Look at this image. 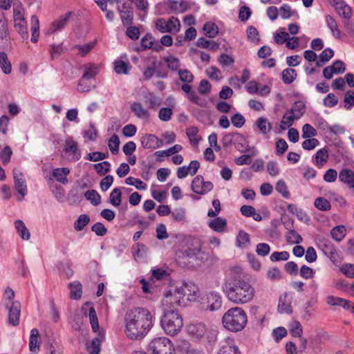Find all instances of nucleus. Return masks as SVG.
<instances>
[{
    "mask_svg": "<svg viewBox=\"0 0 354 354\" xmlns=\"http://www.w3.org/2000/svg\"><path fill=\"white\" fill-rule=\"evenodd\" d=\"M222 289L227 298L236 304L248 303L254 295V288L232 270L225 277Z\"/></svg>",
    "mask_w": 354,
    "mask_h": 354,
    "instance_id": "f257e3e1",
    "label": "nucleus"
},
{
    "mask_svg": "<svg viewBox=\"0 0 354 354\" xmlns=\"http://www.w3.org/2000/svg\"><path fill=\"white\" fill-rule=\"evenodd\" d=\"M125 333L131 339H141L153 326V316L145 308L137 307L130 310L125 317Z\"/></svg>",
    "mask_w": 354,
    "mask_h": 354,
    "instance_id": "f03ea898",
    "label": "nucleus"
},
{
    "mask_svg": "<svg viewBox=\"0 0 354 354\" xmlns=\"http://www.w3.org/2000/svg\"><path fill=\"white\" fill-rule=\"evenodd\" d=\"M248 317L245 312L240 307H233L227 310L222 317L225 328L232 332L241 331L246 326Z\"/></svg>",
    "mask_w": 354,
    "mask_h": 354,
    "instance_id": "7ed1b4c3",
    "label": "nucleus"
},
{
    "mask_svg": "<svg viewBox=\"0 0 354 354\" xmlns=\"http://www.w3.org/2000/svg\"><path fill=\"white\" fill-rule=\"evenodd\" d=\"M160 324L165 333L175 335L183 327V318L176 310H167L160 320Z\"/></svg>",
    "mask_w": 354,
    "mask_h": 354,
    "instance_id": "20e7f679",
    "label": "nucleus"
},
{
    "mask_svg": "<svg viewBox=\"0 0 354 354\" xmlns=\"http://www.w3.org/2000/svg\"><path fill=\"white\" fill-rule=\"evenodd\" d=\"M88 317L93 331L94 333L98 332V333L97 336L93 338L90 344L87 346V351L90 354H99L100 352V344L104 339V334L103 330H99L98 319L93 307L89 308Z\"/></svg>",
    "mask_w": 354,
    "mask_h": 354,
    "instance_id": "39448f33",
    "label": "nucleus"
},
{
    "mask_svg": "<svg viewBox=\"0 0 354 354\" xmlns=\"http://www.w3.org/2000/svg\"><path fill=\"white\" fill-rule=\"evenodd\" d=\"M198 291V288L192 282L184 283L180 287L176 288L175 294H167L166 302H169L171 304H175L177 306H180L182 301L180 298L185 296H195ZM184 301H183V303Z\"/></svg>",
    "mask_w": 354,
    "mask_h": 354,
    "instance_id": "423d86ee",
    "label": "nucleus"
},
{
    "mask_svg": "<svg viewBox=\"0 0 354 354\" xmlns=\"http://www.w3.org/2000/svg\"><path fill=\"white\" fill-rule=\"evenodd\" d=\"M148 351L153 354H174L175 348L172 342L164 337L153 339L148 346Z\"/></svg>",
    "mask_w": 354,
    "mask_h": 354,
    "instance_id": "0eeeda50",
    "label": "nucleus"
},
{
    "mask_svg": "<svg viewBox=\"0 0 354 354\" xmlns=\"http://www.w3.org/2000/svg\"><path fill=\"white\" fill-rule=\"evenodd\" d=\"M222 297L218 292H209L201 298V308L206 311L218 310L222 306Z\"/></svg>",
    "mask_w": 354,
    "mask_h": 354,
    "instance_id": "6e6552de",
    "label": "nucleus"
},
{
    "mask_svg": "<svg viewBox=\"0 0 354 354\" xmlns=\"http://www.w3.org/2000/svg\"><path fill=\"white\" fill-rule=\"evenodd\" d=\"M196 247L187 248L178 251L176 253L177 261L179 264L184 266H188L191 261L190 259H194L198 254L200 253L201 248L198 242H196Z\"/></svg>",
    "mask_w": 354,
    "mask_h": 354,
    "instance_id": "1a4fd4ad",
    "label": "nucleus"
},
{
    "mask_svg": "<svg viewBox=\"0 0 354 354\" xmlns=\"http://www.w3.org/2000/svg\"><path fill=\"white\" fill-rule=\"evenodd\" d=\"M213 183L205 181L202 176H196L192 181L191 189L196 194L205 195L213 189Z\"/></svg>",
    "mask_w": 354,
    "mask_h": 354,
    "instance_id": "9d476101",
    "label": "nucleus"
},
{
    "mask_svg": "<svg viewBox=\"0 0 354 354\" xmlns=\"http://www.w3.org/2000/svg\"><path fill=\"white\" fill-rule=\"evenodd\" d=\"M64 151L70 162H76L81 158V151L76 141L71 138H67L64 144Z\"/></svg>",
    "mask_w": 354,
    "mask_h": 354,
    "instance_id": "9b49d317",
    "label": "nucleus"
},
{
    "mask_svg": "<svg viewBox=\"0 0 354 354\" xmlns=\"http://www.w3.org/2000/svg\"><path fill=\"white\" fill-rule=\"evenodd\" d=\"M10 37L8 21L4 13H0V48L5 49L10 46Z\"/></svg>",
    "mask_w": 354,
    "mask_h": 354,
    "instance_id": "f8f14e48",
    "label": "nucleus"
},
{
    "mask_svg": "<svg viewBox=\"0 0 354 354\" xmlns=\"http://www.w3.org/2000/svg\"><path fill=\"white\" fill-rule=\"evenodd\" d=\"M118 10L124 26L131 25L133 19V8L129 3H123L118 6Z\"/></svg>",
    "mask_w": 354,
    "mask_h": 354,
    "instance_id": "ddd939ff",
    "label": "nucleus"
},
{
    "mask_svg": "<svg viewBox=\"0 0 354 354\" xmlns=\"http://www.w3.org/2000/svg\"><path fill=\"white\" fill-rule=\"evenodd\" d=\"M13 176L15 189L21 195L19 200L21 201L27 194L26 182L24 179L23 174L21 172H18V170L16 169L13 170Z\"/></svg>",
    "mask_w": 354,
    "mask_h": 354,
    "instance_id": "4468645a",
    "label": "nucleus"
},
{
    "mask_svg": "<svg viewBox=\"0 0 354 354\" xmlns=\"http://www.w3.org/2000/svg\"><path fill=\"white\" fill-rule=\"evenodd\" d=\"M73 14V12H68L64 15H62L58 19L52 22L49 28L48 32L54 33L64 28L66 25L69 22L70 18Z\"/></svg>",
    "mask_w": 354,
    "mask_h": 354,
    "instance_id": "2eb2a0df",
    "label": "nucleus"
},
{
    "mask_svg": "<svg viewBox=\"0 0 354 354\" xmlns=\"http://www.w3.org/2000/svg\"><path fill=\"white\" fill-rule=\"evenodd\" d=\"M21 305L17 301H13L9 309L8 322L12 326H17L19 323Z\"/></svg>",
    "mask_w": 354,
    "mask_h": 354,
    "instance_id": "dca6fc26",
    "label": "nucleus"
},
{
    "mask_svg": "<svg viewBox=\"0 0 354 354\" xmlns=\"http://www.w3.org/2000/svg\"><path fill=\"white\" fill-rule=\"evenodd\" d=\"M238 347L234 344L233 339L227 337L221 343L217 354H237Z\"/></svg>",
    "mask_w": 354,
    "mask_h": 354,
    "instance_id": "f3484780",
    "label": "nucleus"
},
{
    "mask_svg": "<svg viewBox=\"0 0 354 354\" xmlns=\"http://www.w3.org/2000/svg\"><path fill=\"white\" fill-rule=\"evenodd\" d=\"M339 179L348 187L354 188V171L349 169H343L339 174Z\"/></svg>",
    "mask_w": 354,
    "mask_h": 354,
    "instance_id": "a211bd4d",
    "label": "nucleus"
},
{
    "mask_svg": "<svg viewBox=\"0 0 354 354\" xmlns=\"http://www.w3.org/2000/svg\"><path fill=\"white\" fill-rule=\"evenodd\" d=\"M322 251L333 263L337 261L338 254L334 245L326 241L322 245Z\"/></svg>",
    "mask_w": 354,
    "mask_h": 354,
    "instance_id": "6ab92c4d",
    "label": "nucleus"
},
{
    "mask_svg": "<svg viewBox=\"0 0 354 354\" xmlns=\"http://www.w3.org/2000/svg\"><path fill=\"white\" fill-rule=\"evenodd\" d=\"M132 112L139 118L148 119L150 113L147 109H145L140 102H134L131 104Z\"/></svg>",
    "mask_w": 354,
    "mask_h": 354,
    "instance_id": "aec40b11",
    "label": "nucleus"
},
{
    "mask_svg": "<svg viewBox=\"0 0 354 354\" xmlns=\"http://www.w3.org/2000/svg\"><path fill=\"white\" fill-rule=\"evenodd\" d=\"M70 174V169L67 167L56 168L52 171V176L59 183L65 185L68 181L67 176Z\"/></svg>",
    "mask_w": 354,
    "mask_h": 354,
    "instance_id": "412c9836",
    "label": "nucleus"
},
{
    "mask_svg": "<svg viewBox=\"0 0 354 354\" xmlns=\"http://www.w3.org/2000/svg\"><path fill=\"white\" fill-rule=\"evenodd\" d=\"M39 330L37 328L32 329L29 339V349L33 353H37L39 350Z\"/></svg>",
    "mask_w": 354,
    "mask_h": 354,
    "instance_id": "4be33fe9",
    "label": "nucleus"
},
{
    "mask_svg": "<svg viewBox=\"0 0 354 354\" xmlns=\"http://www.w3.org/2000/svg\"><path fill=\"white\" fill-rule=\"evenodd\" d=\"M233 142V145H234L239 151L245 152L249 150V146L242 134L235 133Z\"/></svg>",
    "mask_w": 354,
    "mask_h": 354,
    "instance_id": "5701e85b",
    "label": "nucleus"
},
{
    "mask_svg": "<svg viewBox=\"0 0 354 354\" xmlns=\"http://www.w3.org/2000/svg\"><path fill=\"white\" fill-rule=\"evenodd\" d=\"M209 227L215 232H223L227 227L226 219L216 217L209 223Z\"/></svg>",
    "mask_w": 354,
    "mask_h": 354,
    "instance_id": "b1692460",
    "label": "nucleus"
},
{
    "mask_svg": "<svg viewBox=\"0 0 354 354\" xmlns=\"http://www.w3.org/2000/svg\"><path fill=\"white\" fill-rule=\"evenodd\" d=\"M15 227L18 234L24 240H28L30 237L29 230L26 227L24 223L21 220H17L14 223Z\"/></svg>",
    "mask_w": 354,
    "mask_h": 354,
    "instance_id": "393cba45",
    "label": "nucleus"
},
{
    "mask_svg": "<svg viewBox=\"0 0 354 354\" xmlns=\"http://www.w3.org/2000/svg\"><path fill=\"white\" fill-rule=\"evenodd\" d=\"M291 301L288 298L287 293H285L283 296H281L279 301L278 310L282 313L290 314L292 313V308L290 306Z\"/></svg>",
    "mask_w": 354,
    "mask_h": 354,
    "instance_id": "a878e982",
    "label": "nucleus"
},
{
    "mask_svg": "<svg viewBox=\"0 0 354 354\" xmlns=\"http://www.w3.org/2000/svg\"><path fill=\"white\" fill-rule=\"evenodd\" d=\"M71 297L73 299H79L82 297V284L79 281H73L69 283Z\"/></svg>",
    "mask_w": 354,
    "mask_h": 354,
    "instance_id": "bb28decb",
    "label": "nucleus"
},
{
    "mask_svg": "<svg viewBox=\"0 0 354 354\" xmlns=\"http://www.w3.org/2000/svg\"><path fill=\"white\" fill-rule=\"evenodd\" d=\"M99 73L98 67L94 64L89 63L85 66L84 73L81 78L90 80L94 78Z\"/></svg>",
    "mask_w": 354,
    "mask_h": 354,
    "instance_id": "cd10ccee",
    "label": "nucleus"
},
{
    "mask_svg": "<svg viewBox=\"0 0 354 354\" xmlns=\"http://www.w3.org/2000/svg\"><path fill=\"white\" fill-rule=\"evenodd\" d=\"M315 165L317 166H323L326 164L328 159V152L326 148L319 149L315 155Z\"/></svg>",
    "mask_w": 354,
    "mask_h": 354,
    "instance_id": "c85d7f7f",
    "label": "nucleus"
},
{
    "mask_svg": "<svg viewBox=\"0 0 354 354\" xmlns=\"http://www.w3.org/2000/svg\"><path fill=\"white\" fill-rule=\"evenodd\" d=\"M189 331L191 333L194 334L196 337L200 338L205 335L207 332V328L204 324L197 323L189 326Z\"/></svg>",
    "mask_w": 354,
    "mask_h": 354,
    "instance_id": "c756f323",
    "label": "nucleus"
},
{
    "mask_svg": "<svg viewBox=\"0 0 354 354\" xmlns=\"http://www.w3.org/2000/svg\"><path fill=\"white\" fill-rule=\"evenodd\" d=\"M31 30H32V37L31 41L32 43H36L38 40L39 37V21L38 17L36 15H32L31 17Z\"/></svg>",
    "mask_w": 354,
    "mask_h": 354,
    "instance_id": "7c9ffc66",
    "label": "nucleus"
},
{
    "mask_svg": "<svg viewBox=\"0 0 354 354\" xmlns=\"http://www.w3.org/2000/svg\"><path fill=\"white\" fill-rule=\"evenodd\" d=\"M203 30L205 36L209 38L215 37L218 33L217 26L212 22L205 23L203 26Z\"/></svg>",
    "mask_w": 354,
    "mask_h": 354,
    "instance_id": "2f4dec72",
    "label": "nucleus"
},
{
    "mask_svg": "<svg viewBox=\"0 0 354 354\" xmlns=\"http://www.w3.org/2000/svg\"><path fill=\"white\" fill-rule=\"evenodd\" d=\"M0 67L5 74H10L12 71L11 64L4 52H0Z\"/></svg>",
    "mask_w": 354,
    "mask_h": 354,
    "instance_id": "473e14b6",
    "label": "nucleus"
},
{
    "mask_svg": "<svg viewBox=\"0 0 354 354\" xmlns=\"http://www.w3.org/2000/svg\"><path fill=\"white\" fill-rule=\"evenodd\" d=\"M305 105L301 101H297L294 103L292 109L290 111L291 115L294 116L296 120L299 119L304 114L302 111Z\"/></svg>",
    "mask_w": 354,
    "mask_h": 354,
    "instance_id": "72a5a7b5",
    "label": "nucleus"
},
{
    "mask_svg": "<svg viewBox=\"0 0 354 354\" xmlns=\"http://www.w3.org/2000/svg\"><path fill=\"white\" fill-rule=\"evenodd\" d=\"M147 252L148 248L142 243H136L131 248V252L135 259L147 254Z\"/></svg>",
    "mask_w": 354,
    "mask_h": 354,
    "instance_id": "f704fd0d",
    "label": "nucleus"
},
{
    "mask_svg": "<svg viewBox=\"0 0 354 354\" xmlns=\"http://www.w3.org/2000/svg\"><path fill=\"white\" fill-rule=\"evenodd\" d=\"M250 235L245 231L240 230L236 236V245L239 248H245L250 244Z\"/></svg>",
    "mask_w": 354,
    "mask_h": 354,
    "instance_id": "c9c22d12",
    "label": "nucleus"
},
{
    "mask_svg": "<svg viewBox=\"0 0 354 354\" xmlns=\"http://www.w3.org/2000/svg\"><path fill=\"white\" fill-rule=\"evenodd\" d=\"M131 66L128 62L121 60L114 62V70L118 74H127Z\"/></svg>",
    "mask_w": 354,
    "mask_h": 354,
    "instance_id": "e433bc0d",
    "label": "nucleus"
},
{
    "mask_svg": "<svg viewBox=\"0 0 354 354\" xmlns=\"http://www.w3.org/2000/svg\"><path fill=\"white\" fill-rule=\"evenodd\" d=\"M256 124L263 134H266L272 129L271 124L266 118L261 117L258 118L256 122Z\"/></svg>",
    "mask_w": 354,
    "mask_h": 354,
    "instance_id": "4c0bfd02",
    "label": "nucleus"
},
{
    "mask_svg": "<svg viewBox=\"0 0 354 354\" xmlns=\"http://www.w3.org/2000/svg\"><path fill=\"white\" fill-rule=\"evenodd\" d=\"M297 73L295 69L286 68L282 71V80L286 84H290L295 80Z\"/></svg>",
    "mask_w": 354,
    "mask_h": 354,
    "instance_id": "58836bf2",
    "label": "nucleus"
},
{
    "mask_svg": "<svg viewBox=\"0 0 354 354\" xmlns=\"http://www.w3.org/2000/svg\"><path fill=\"white\" fill-rule=\"evenodd\" d=\"M84 196L86 200L90 201L91 204L95 206L98 205L101 203L100 195L94 189L86 191L84 194Z\"/></svg>",
    "mask_w": 354,
    "mask_h": 354,
    "instance_id": "ea45409f",
    "label": "nucleus"
},
{
    "mask_svg": "<svg viewBox=\"0 0 354 354\" xmlns=\"http://www.w3.org/2000/svg\"><path fill=\"white\" fill-rule=\"evenodd\" d=\"M110 203L115 207H118L122 201V193L120 188H115L110 194Z\"/></svg>",
    "mask_w": 354,
    "mask_h": 354,
    "instance_id": "a19ab883",
    "label": "nucleus"
},
{
    "mask_svg": "<svg viewBox=\"0 0 354 354\" xmlns=\"http://www.w3.org/2000/svg\"><path fill=\"white\" fill-rule=\"evenodd\" d=\"M14 27L23 39H27L28 38V32L26 20L15 22Z\"/></svg>",
    "mask_w": 354,
    "mask_h": 354,
    "instance_id": "79ce46f5",
    "label": "nucleus"
},
{
    "mask_svg": "<svg viewBox=\"0 0 354 354\" xmlns=\"http://www.w3.org/2000/svg\"><path fill=\"white\" fill-rule=\"evenodd\" d=\"M314 205L316 208L321 211H328L331 209L330 202L323 197H318L315 200Z\"/></svg>",
    "mask_w": 354,
    "mask_h": 354,
    "instance_id": "37998d69",
    "label": "nucleus"
},
{
    "mask_svg": "<svg viewBox=\"0 0 354 354\" xmlns=\"http://www.w3.org/2000/svg\"><path fill=\"white\" fill-rule=\"evenodd\" d=\"M90 221V217L87 214H81L74 223V228L77 231L82 230Z\"/></svg>",
    "mask_w": 354,
    "mask_h": 354,
    "instance_id": "c03bdc74",
    "label": "nucleus"
},
{
    "mask_svg": "<svg viewBox=\"0 0 354 354\" xmlns=\"http://www.w3.org/2000/svg\"><path fill=\"white\" fill-rule=\"evenodd\" d=\"M330 233L335 240L340 241L345 236L346 228L343 225L335 226L331 230Z\"/></svg>",
    "mask_w": 354,
    "mask_h": 354,
    "instance_id": "a18cd8bd",
    "label": "nucleus"
},
{
    "mask_svg": "<svg viewBox=\"0 0 354 354\" xmlns=\"http://www.w3.org/2000/svg\"><path fill=\"white\" fill-rule=\"evenodd\" d=\"M196 46L202 48H207L210 50H215L218 48V45L214 41L207 40L204 37H200L196 41Z\"/></svg>",
    "mask_w": 354,
    "mask_h": 354,
    "instance_id": "49530a36",
    "label": "nucleus"
},
{
    "mask_svg": "<svg viewBox=\"0 0 354 354\" xmlns=\"http://www.w3.org/2000/svg\"><path fill=\"white\" fill-rule=\"evenodd\" d=\"M290 332L293 337H301L303 334V329L299 322L295 320L290 324Z\"/></svg>",
    "mask_w": 354,
    "mask_h": 354,
    "instance_id": "de8ad7c7",
    "label": "nucleus"
},
{
    "mask_svg": "<svg viewBox=\"0 0 354 354\" xmlns=\"http://www.w3.org/2000/svg\"><path fill=\"white\" fill-rule=\"evenodd\" d=\"M287 242L291 244H299L302 242V237L295 230H292L286 234Z\"/></svg>",
    "mask_w": 354,
    "mask_h": 354,
    "instance_id": "09e8293b",
    "label": "nucleus"
},
{
    "mask_svg": "<svg viewBox=\"0 0 354 354\" xmlns=\"http://www.w3.org/2000/svg\"><path fill=\"white\" fill-rule=\"evenodd\" d=\"M94 169L100 176H102L110 171L111 164L108 161H104L95 164Z\"/></svg>",
    "mask_w": 354,
    "mask_h": 354,
    "instance_id": "8fccbe9b",
    "label": "nucleus"
},
{
    "mask_svg": "<svg viewBox=\"0 0 354 354\" xmlns=\"http://www.w3.org/2000/svg\"><path fill=\"white\" fill-rule=\"evenodd\" d=\"M180 21L178 18L171 17L167 21V32L176 33L180 30Z\"/></svg>",
    "mask_w": 354,
    "mask_h": 354,
    "instance_id": "3c124183",
    "label": "nucleus"
},
{
    "mask_svg": "<svg viewBox=\"0 0 354 354\" xmlns=\"http://www.w3.org/2000/svg\"><path fill=\"white\" fill-rule=\"evenodd\" d=\"M120 140L116 134H113L109 139L108 146L113 154H117L119 151Z\"/></svg>",
    "mask_w": 354,
    "mask_h": 354,
    "instance_id": "603ef678",
    "label": "nucleus"
},
{
    "mask_svg": "<svg viewBox=\"0 0 354 354\" xmlns=\"http://www.w3.org/2000/svg\"><path fill=\"white\" fill-rule=\"evenodd\" d=\"M96 42L91 41L88 44L84 45H76L74 48H76L79 50V53L82 56H85L88 54L95 46Z\"/></svg>",
    "mask_w": 354,
    "mask_h": 354,
    "instance_id": "864d4df0",
    "label": "nucleus"
},
{
    "mask_svg": "<svg viewBox=\"0 0 354 354\" xmlns=\"http://www.w3.org/2000/svg\"><path fill=\"white\" fill-rule=\"evenodd\" d=\"M176 348L178 351H180L183 354L187 353L188 351H191L190 344L185 339H179L176 342Z\"/></svg>",
    "mask_w": 354,
    "mask_h": 354,
    "instance_id": "5fc2aeb1",
    "label": "nucleus"
},
{
    "mask_svg": "<svg viewBox=\"0 0 354 354\" xmlns=\"http://www.w3.org/2000/svg\"><path fill=\"white\" fill-rule=\"evenodd\" d=\"M316 129L309 124H305L302 128V138H313L317 135Z\"/></svg>",
    "mask_w": 354,
    "mask_h": 354,
    "instance_id": "6e6d98bb",
    "label": "nucleus"
},
{
    "mask_svg": "<svg viewBox=\"0 0 354 354\" xmlns=\"http://www.w3.org/2000/svg\"><path fill=\"white\" fill-rule=\"evenodd\" d=\"M49 53L52 59H57L64 53L62 44H50Z\"/></svg>",
    "mask_w": 354,
    "mask_h": 354,
    "instance_id": "4d7b16f0",
    "label": "nucleus"
},
{
    "mask_svg": "<svg viewBox=\"0 0 354 354\" xmlns=\"http://www.w3.org/2000/svg\"><path fill=\"white\" fill-rule=\"evenodd\" d=\"M154 39L151 35L147 34L141 39V48L142 50L150 49L153 45Z\"/></svg>",
    "mask_w": 354,
    "mask_h": 354,
    "instance_id": "13d9d810",
    "label": "nucleus"
},
{
    "mask_svg": "<svg viewBox=\"0 0 354 354\" xmlns=\"http://www.w3.org/2000/svg\"><path fill=\"white\" fill-rule=\"evenodd\" d=\"M290 254L287 251L274 252L270 257L272 261H286L289 259Z\"/></svg>",
    "mask_w": 354,
    "mask_h": 354,
    "instance_id": "bf43d9fd",
    "label": "nucleus"
},
{
    "mask_svg": "<svg viewBox=\"0 0 354 354\" xmlns=\"http://www.w3.org/2000/svg\"><path fill=\"white\" fill-rule=\"evenodd\" d=\"M12 151L8 146L5 147L0 150V158L2 160L3 164H7L10 161Z\"/></svg>",
    "mask_w": 354,
    "mask_h": 354,
    "instance_id": "052dcab7",
    "label": "nucleus"
},
{
    "mask_svg": "<svg viewBox=\"0 0 354 354\" xmlns=\"http://www.w3.org/2000/svg\"><path fill=\"white\" fill-rule=\"evenodd\" d=\"M157 140V137L153 135H146L142 137L141 143L145 148H151Z\"/></svg>",
    "mask_w": 354,
    "mask_h": 354,
    "instance_id": "680f3d73",
    "label": "nucleus"
},
{
    "mask_svg": "<svg viewBox=\"0 0 354 354\" xmlns=\"http://www.w3.org/2000/svg\"><path fill=\"white\" fill-rule=\"evenodd\" d=\"M247 35L248 39L252 42L258 43L260 40L259 32L254 26H250L248 28Z\"/></svg>",
    "mask_w": 354,
    "mask_h": 354,
    "instance_id": "e2e57ef3",
    "label": "nucleus"
},
{
    "mask_svg": "<svg viewBox=\"0 0 354 354\" xmlns=\"http://www.w3.org/2000/svg\"><path fill=\"white\" fill-rule=\"evenodd\" d=\"M180 80L185 83H191L194 80L192 73L187 69H180L178 71Z\"/></svg>",
    "mask_w": 354,
    "mask_h": 354,
    "instance_id": "0e129e2a",
    "label": "nucleus"
},
{
    "mask_svg": "<svg viewBox=\"0 0 354 354\" xmlns=\"http://www.w3.org/2000/svg\"><path fill=\"white\" fill-rule=\"evenodd\" d=\"M276 190L280 193L284 198H288L290 196V193L288 191V187L286 183L280 180L277 182L275 186Z\"/></svg>",
    "mask_w": 354,
    "mask_h": 354,
    "instance_id": "69168bd1",
    "label": "nucleus"
},
{
    "mask_svg": "<svg viewBox=\"0 0 354 354\" xmlns=\"http://www.w3.org/2000/svg\"><path fill=\"white\" fill-rule=\"evenodd\" d=\"M344 102L345 103L344 107L347 110H350L354 105V91H348L344 95Z\"/></svg>",
    "mask_w": 354,
    "mask_h": 354,
    "instance_id": "338daca9",
    "label": "nucleus"
},
{
    "mask_svg": "<svg viewBox=\"0 0 354 354\" xmlns=\"http://www.w3.org/2000/svg\"><path fill=\"white\" fill-rule=\"evenodd\" d=\"M340 271L348 278H354V264L344 263L340 268Z\"/></svg>",
    "mask_w": 354,
    "mask_h": 354,
    "instance_id": "774afa93",
    "label": "nucleus"
}]
</instances>
